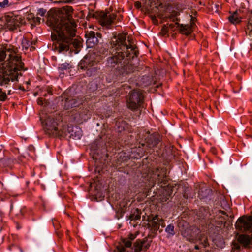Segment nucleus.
<instances>
[{
	"instance_id": "obj_5",
	"label": "nucleus",
	"mask_w": 252,
	"mask_h": 252,
	"mask_svg": "<svg viewBox=\"0 0 252 252\" xmlns=\"http://www.w3.org/2000/svg\"><path fill=\"white\" fill-rule=\"evenodd\" d=\"M73 89H69L66 90L62 95L59 97V101H60V104L65 109H68L73 107L79 106L83 102L81 98H79L78 96L73 94Z\"/></svg>"
},
{
	"instance_id": "obj_24",
	"label": "nucleus",
	"mask_w": 252,
	"mask_h": 252,
	"mask_svg": "<svg viewBox=\"0 0 252 252\" xmlns=\"http://www.w3.org/2000/svg\"><path fill=\"white\" fill-rule=\"evenodd\" d=\"M173 186H171L167 185V186L165 189V195H166V198L167 200L169 199V197H170L173 193Z\"/></svg>"
},
{
	"instance_id": "obj_14",
	"label": "nucleus",
	"mask_w": 252,
	"mask_h": 252,
	"mask_svg": "<svg viewBox=\"0 0 252 252\" xmlns=\"http://www.w3.org/2000/svg\"><path fill=\"white\" fill-rule=\"evenodd\" d=\"M150 242H148L147 238L143 240H137L134 243L133 247L135 252H140L141 251H146L150 246Z\"/></svg>"
},
{
	"instance_id": "obj_3",
	"label": "nucleus",
	"mask_w": 252,
	"mask_h": 252,
	"mask_svg": "<svg viewBox=\"0 0 252 252\" xmlns=\"http://www.w3.org/2000/svg\"><path fill=\"white\" fill-rule=\"evenodd\" d=\"M40 120L45 133L50 136H64L66 133L62 129L59 128V119L55 118L54 114L50 115L46 114L45 119L40 117Z\"/></svg>"
},
{
	"instance_id": "obj_39",
	"label": "nucleus",
	"mask_w": 252,
	"mask_h": 252,
	"mask_svg": "<svg viewBox=\"0 0 252 252\" xmlns=\"http://www.w3.org/2000/svg\"><path fill=\"white\" fill-rule=\"evenodd\" d=\"M73 0H59L58 1H55V2H59V3H70L71 1H72Z\"/></svg>"
},
{
	"instance_id": "obj_33",
	"label": "nucleus",
	"mask_w": 252,
	"mask_h": 252,
	"mask_svg": "<svg viewBox=\"0 0 252 252\" xmlns=\"http://www.w3.org/2000/svg\"><path fill=\"white\" fill-rule=\"evenodd\" d=\"M12 161V159L9 158H5L2 159L1 162H2L5 166H9Z\"/></svg>"
},
{
	"instance_id": "obj_31",
	"label": "nucleus",
	"mask_w": 252,
	"mask_h": 252,
	"mask_svg": "<svg viewBox=\"0 0 252 252\" xmlns=\"http://www.w3.org/2000/svg\"><path fill=\"white\" fill-rule=\"evenodd\" d=\"M123 243L124 245V246H121L118 247V249L121 248L122 246H123L124 248H125V247L130 248V247H131V246L132 245V243H131V241H129L128 240L124 239ZM125 249V251H126V249Z\"/></svg>"
},
{
	"instance_id": "obj_48",
	"label": "nucleus",
	"mask_w": 252,
	"mask_h": 252,
	"mask_svg": "<svg viewBox=\"0 0 252 252\" xmlns=\"http://www.w3.org/2000/svg\"><path fill=\"white\" fill-rule=\"evenodd\" d=\"M29 48H30V50L31 51H32L35 50V47H34L32 46H30V47Z\"/></svg>"
},
{
	"instance_id": "obj_11",
	"label": "nucleus",
	"mask_w": 252,
	"mask_h": 252,
	"mask_svg": "<svg viewBox=\"0 0 252 252\" xmlns=\"http://www.w3.org/2000/svg\"><path fill=\"white\" fill-rule=\"evenodd\" d=\"M6 26L9 30L16 29L25 22L20 16H7L6 17Z\"/></svg>"
},
{
	"instance_id": "obj_42",
	"label": "nucleus",
	"mask_w": 252,
	"mask_h": 252,
	"mask_svg": "<svg viewBox=\"0 0 252 252\" xmlns=\"http://www.w3.org/2000/svg\"><path fill=\"white\" fill-rule=\"evenodd\" d=\"M135 236L132 234H129V235H128V238L130 240H133L135 239Z\"/></svg>"
},
{
	"instance_id": "obj_21",
	"label": "nucleus",
	"mask_w": 252,
	"mask_h": 252,
	"mask_svg": "<svg viewBox=\"0 0 252 252\" xmlns=\"http://www.w3.org/2000/svg\"><path fill=\"white\" fill-rule=\"evenodd\" d=\"M141 210L138 209H136L132 214L130 215L129 219L131 220H140L141 218Z\"/></svg>"
},
{
	"instance_id": "obj_45",
	"label": "nucleus",
	"mask_w": 252,
	"mask_h": 252,
	"mask_svg": "<svg viewBox=\"0 0 252 252\" xmlns=\"http://www.w3.org/2000/svg\"><path fill=\"white\" fill-rule=\"evenodd\" d=\"M53 224L54 226V227L56 228V229H58V223H57V222L56 221V223L54 222V221L53 220Z\"/></svg>"
},
{
	"instance_id": "obj_30",
	"label": "nucleus",
	"mask_w": 252,
	"mask_h": 252,
	"mask_svg": "<svg viewBox=\"0 0 252 252\" xmlns=\"http://www.w3.org/2000/svg\"><path fill=\"white\" fill-rule=\"evenodd\" d=\"M252 32V23L251 21H249L248 23L247 28L246 29V34H248L251 35Z\"/></svg>"
},
{
	"instance_id": "obj_58",
	"label": "nucleus",
	"mask_w": 252,
	"mask_h": 252,
	"mask_svg": "<svg viewBox=\"0 0 252 252\" xmlns=\"http://www.w3.org/2000/svg\"><path fill=\"white\" fill-rule=\"evenodd\" d=\"M223 214H225V213H224L223 211L222 212Z\"/></svg>"
},
{
	"instance_id": "obj_61",
	"label": "nucleus",
	"mask_w": 252,
	"mask_h": 252,
	"mask_svg": "<svg viewBox=\"0 0 252 252\" xmlns=\"http://www.w3.org/2000/svg\"><path fill=\"white\" fill-rule=\"evenodd\" d=\"M27 83L28 84H30V83H29V82H28Z\"/></svg>"
},
{
	"instance_id": "obj_49",
	"label": "nucleus",
	"mask_w": 252,
	"mask_h": 252,
	"mask_svg": "<svg viewBox=\"0 0 252 252\" xmlns=\"http://www.w3.org/2000/svg\"><path fill=\"white\" fill-rule=\"evenodd\" d=\"M128 88H130V87L128 86V85H125L124 86V90H126V89H128Z\"/></svg>"
},
{
	"instance_id": "obj_27",
	"label": "nucleus",
	"mask_w": 252,
	"mask_h": 252,
	"mask_svg": "<svg viewBox=\"0 0 252 252\" xmlns=\"http://www.w3.org/2000/svg\"><path fill=\"white\" fill-rule=\"evenodd\" d=\"M174 227L172 224L168 225L165 229V231L168 233L169 234L171 235H174Z\"/></svg>"
},
{
	"instance_id": "obj_46",
	"label": "nucleus",
	"mask_w": 252,
	"mask_h": 252,
	"mask_svg": "<svg viewBox=\"0 0 252 252\" xmlns=\"http://www.w3.org/2000/svg\"><path fill=\"white\" fill-rule=\"evenodd\" d=\"M40 18L39 17H37L35 18V19L34 20V22H37L38 23H40Z\"/></svg>"
},
{
	"instance_id": "obj_54",
	"label": "nucleus",
	"mask_w": 252,
	"mask_h": 252,
	"mask_svg": "<svg viewBox=\"0 0 252 252\" xmlns=\"http://www.w3.org/2000/svg\"><path fill=\"white\" fill-rule=\"evenodd\" d=\"M2 89L0 88V94L1 93H2Z\"/></svg>"
},
{
	"instance_id": "obj_2",
	"label": "nucleus",
	"mask_w": 252,
	"mask_h": 252,
	"mask_svg": "<svg viewBox=\"0 0 252 252\" xmlns=\"http://www.w3.org/2000/svg\"><path fill=\"white\" fill-rule=\"evenodd\" d=\"M126 34L125 33H113L111 39L110 44L112 48H115L119 52H116V55L109 58V63H121L124 59L125 55L127 60L133 59L139 54L137 48L132 45L129 39H127V43L126 41Z\"/></svg>"
},
{
	"instance_id": "obj_56",
	"label": "nucleus",
	"mask_w": 252,
	"mask_h": 252,
	"mask_svg": "<svg viewBox=\"0 0 252 252\" xmlns=\"http://www.w3.org/2000/svg\"><path fill=\"white\" fill-rule=\"evenodd\" d=\"M95 200L98 201L97 196L95 197Z\"/></svg>"
},
{
	"instance_id": "obj_8",
	"label": "nucleus",
	"mask_w": 252,
	"mask_h": 252,
	"mask_svg": "<svg viewBox=\"0 0 252 252\" xmlns=\"http://www.w3.org/2000/svg\"><path fill=\"white\" fill-rule=\"evenodd\" d=\"M164 227L165 224L163 222V220L159 218L158 216L154 217L151 221L146 224L147 228L149 229L150 232L148 235V237L152 239L157 233L158 230L159 229V226Z\"/></svg>"
},
{
	"instance_id": "obj_50",
	"label": "nucleus",
	"mask_w": 252,
	"mask_h": 252,
	"mask_svg": "<svg viewBox=\"0 0 252 252\" xmlns=\"http://www.w3.org/2000/svg\"><path fill=\"white\" fill-rule=\"evenodd\" d=\"M19 89L20 90H22L23 91H25V90L24 89V88L23 87H22L21 86H20L19 87Z\"/></svg>"
},
{
	"instance_id": "obj_15",
	"label": "nucleus",
	"mask_w": 252,
	"mask_h": 252,
	"mask_svg": "<svg viewBox=\"0 0 252 252\" xmlns=\"http://www.w3.org/2000/svg\"><path fill=\"white\" fill-rule=\"evenodd\" d=\"M99 148H100V143L98 141H96L95 142L92 144L91 146V150L94 151L93 153V158L94 160L96 161L97 160H105V159H101L103 158V157L99 155Z\"/></svg>"
},
{
	"instance_id": "obj_16",
	"label": "nucleus",
	"mask_w": 252,
	"mask_h": 252,
	"mask_svg": "<svg viewBox=\"0 0 252 252\" xmlns=\"http://www.w3.org/2000/svg\"><path fill=\"white\" fill-rule=\"evenodd\" d=\"M173 21L178 20L177 18H174ZM177 25V27L179 28L180 32L181 33L188 35L190 34L192 32V25H184L179 24L177 22L175 23Z\"/></svg>"
},
{
	"instance_id": "obj_19",
	"label": "nucleus",
	"mask_w": 252,
	"mask_h": 252,
	"mask_svg": "<svg viewBox=\"0 0 252 252\" xmlns=\"http://www.w3.org/2000/svg\"><path fill=\"white\" fill-rule=\"evenodd\" d=\"M228 19L231 23L236 24L241 22V17L239 16L238 12L236 11L233 14L229 16Z\"/></svg>"
},
{
	"instance_id": "obj_26",
	"label": "nucleus",
	"mask_w": 252,
	"mask_h": 252,
	"mask_svg": "<svg viewBox=\"0 0 252 252\" xmlns=\"http://www.w3.org/2000/svg\"><path fill=\"white\" fill-rule=\"evenodd\" d=\"M221 219V224H223L224 227H228L229 226L232 225L231 220H229L228 219H226L224 217H222Z\"/></svg>"
},
{
	"instance_id": "obj_34",
	"label": "nucleus",
	"mask_w": 252,
	"mask_h": 252,
	"mask_svg": "<svg viewBox=\"0 0 252 252\" xmlns=\"http://www.w3.org/2000/svg\"><path fill=\"white\" fill-rule=\"evenodd\" d=\"M168 32V28L166 26H164V27H162L160 33L162 35L165 36L167 33Z\"/></svg>"
},
{
	"instance_id": "obj_38",
	"label": "nucleus",
	"mask_w": 252,
	"mask_h": 252,
	"mask_svg": "<svg viewBox=\"0 0 252 252\" xmlns=\"http://www.w3.org/2000/svg\"><path fill=\"white\" fill-rule=\"evenodd\" d=\"M134 6L137 9H139L141 7V3L140 1H136L134 3Z\"/></svg>"
},
{
	"instance_id": "obj_37",
	"label": "nucleus",
	"mask_w": 252,
	"mask_h": 252,
	"mask_svg": "<svg viewBox=\"0 0 252 252\" xmlns=\"http://www.w3.org/2000/svg\"><path fill=\"white\" fill-rule=\"evenodd\" d=\"M78 68H80L81 69H87V71H89V69H88V67L85 65V64H78Z\"/></svg>"
},
{
	"instance_id": "obj_59",
	"label": "nucleus",
	"mask_w": 252,
	"mask_h": 252,
	"mask_svg": "<svg viewBox=\"0 0 252 252\" xmlns=\"http://www.w3.org/2000/svg\"><path fill=\"white\" fill-rule=\"evenodd\" d=\"M37 95V93L34 94V95L36 96Z\"/></svg>"
},
{
	"instance_id": "obj_7",
	"label": "nucleus",
	"mask_w": 252,
	"mask_h": 252,
	"mask_svg": "<svg viewBox=\"0 0 252 252\" xmlns=\"http://www.w3.org/2000/svg\"><path fill=\"white\" fill-rule=\"evenodd\" d=\"M143 95L140 89H134L130 91L127 98V106L132 110L140 107L143 102Z\"/></svg>"
},
{
	"instance_id": "obj_41",
	"label": "nucleus",
	"mask_w": 252,
	"mask_h": 252,
	"mask_svg": "<svg viewBox=\"0 0 252 252\" xmlns=\"http://www.w3.org/2000/svg\"><path fill=\"white\" fill-rule=\"evenodd\" d=\"M188 191H189V190H188V189H187L185 190V192H184V193L183 196H184V197L185 198H188V197H189L188 192Z\"/></svg>"
},
{
	"instance_id": "obj_35",
	"label": "nucleus",
	"mask_w": 252,
	"mask_h": 252,
	"mask_svg": "<svg viewBox=\"0 0 252 252\" xmlns=\"http://www.w3.org/2000/svg\"><path fill=\"white\" fill-rule=\"evenodd\" d=\"M7 99V95L5 93L2 92L0 94V100L4 101Z\"/></svg>"
},
{
	"instance_id": "obj_60",
	"label": "nucleus",
	"mask_w": 252,
	"mask_h": 252,
	"mask_svg": "<svg viewBox=\"0 0 252 252\" xmlns=\"http://www.w3.org/2000/svg\"><path fill=\"white\" fill-rule=\"evenodd\" d=\"M249 21H251L252 23V20H250Z\"/></svg>"
},
{
	"instance_id": "obj_53",
	"label": "nucleus",
	"mask_w": 252,
	"mask_h": 252,
	"mask_svg": "<svg viewBox=\"0 0 252 252\" xmlns=\"http://www.w3.org/2000/svg\"><path fill=\"white\" fill-rule=\"evenodd\" d=\"M48 93H49V94H51V90H49L48 91Z\"/></svg>"
},
{
	"instance_id": "obj_9",
	"label": "nucleus",
	"mask_w": 252,
	"mask_h": 252,
	"mask_svg": "<svg viewBox=\"0 0 252 252\" xmlns=\"http://www.w3.org/2000/svg\"><path fill=\"white\" fill-rule=\"evenodd\" d=\"M159 137L158 134H150L149 132H145L142 135V139L144 142L141 143V146H146L145 151L151 149L158 144L159 141Z\"/></svg>"
},
{
	"instance_id": "obj_4",
	"label": "nucleus",
	"mask_w": 252,
	"mask_h": 252,
	"mask_svg": "<svg viewBox=\"0 0 252 252\" xmlns=\"http://www.w3.org/2000/svg\"><path fill=\"white\" fill-rule=\"evenodd\" d=\"M16 64H1L2 67L0 69V86L9 84L10 80L12 82L18 81L19 75V68L16 66Z\"/></svg>"
},
{
	"instance_id": "obj_22",
	"label": "nucleus",
	"mask_w": 252,
	"mask_h": 252,
	"mask_svg": "<svg viewBox=\"0 0 252 252\" xmlns=\"http://www.w3.org/2000/svg\"><path fill=\"white\" fill-rule=\"evenodd\" d=\"M211 192L212 191L210 189H204V190L202 189L199 191L198 195L200 197V198L202 199L207 197L210 193H211Z\"/></svg>"
},
{
	"instance_id": "obj_43",
	"label": "nucleus",
	"mask_w": 252,
	"mask_h": 252,
	"mask_svg": "<svg viewBox=\"0 0 252 252\" xmlns=\"http://www.w3.org/2000/svg\"><path fill=\"white\" fill-rule=\"evenodd\" d=\"M151 18L154 23H155L156 22H158V20L157 19L156 17L155 16L151 15Z\"/></svg>"
},
{
	"instance_id": "obj_52",
	"label": "nucleus",
	"mask_w": 252,
	"mask_h": 252,
	"mask_svg": "<svg viewBox=\"0 0 252 252\" xmlns=\"http://www.w3.org/2000/svg\"><path fill=\"white\" fill-rule=\"evenodd\" d=\"M194 248L196 249V250H199V247L197 245H196L194 247Z\"/></svg>"
},
{
	"instance_id": "obj_51",
	"label": "nucleus",
	"mask_w": 252,
	"mask_h": 252,
	"mask_svg": "<svg viewBox=\"0 0 252 252\" xmlns=\"http://www.w3.org/2000/svg\"><path fill=\"white\" fill-rule=\"evenodd\" d=\"M19 212L20 214H23V210L22 209H20Z\"/></svg>"
},
{
	"instance_id": "obj_32",
	"label": "nucleus",
	"mask_w": 252,
	"mask_h": 252,
	"mask_svg": "<svg viewBox=\"0 0 252 252\" xmlns=\"http://www.w3.org/2000/svg\"><path fill=\"white\" fill-rule=\"evenodd\" d=\"M37 103L39 105H43L45 106L49 104V101L45 99L43 100L42 98H39L37 100Z\"/></svg>"
},
{
	"instance_id": "obj_20",
	"label": "nucleus",
	"mask_w": 252,
	"mask_h": 252,
	"mask_svg": "<svg viewBox=\"0 0 252 252\" xmlns=\"http://www.w3.org/2000/svg\"><path fill=\"white\" fill-rule=\"evenodd\" d=\"M193 231L190 228H187L182 231V235L183 237L187 238V240L191 241L193 240Z\"/></svg>"
},
{
	"instance_id": "obj_25",
	"label": "nucleus",
	"mask_w": 252,
	"mask_h": 252,
	"mask_svg": "<svg viewBox=\"0 0 252 252\" xmlns=\"http://www.w3.org/2000/svg\"><path fill=\"white\" fill-rule=\"evenodd\" d=\"M125 212V209L122 208V207L120 206L119 208L116 210V218L117 219H119L120 218H122Z\"/></svg>"
},
{
	"instance_id": "obj_1",
	"label": "nucleus",
	"mask_w": 252,
	"mask_h": 252,
	"mask_svg": "<svg viewBox=\"0 0 252 252\" xmlns=\"http://www.w3.org/2000/svg\"><path fill=\"white\" fill-rule=\"evenodd\" d=\"M72 12L71 7L66 6L64 8V13H60L51 10L47 13L48 21L55 32L52 33L51 38L53 40H57L55 48L59 53L69 51L71 54L74 51L76 54L82 46L80 40L74 38L76 35L77 24L72 18Z\"/></svg>"
},
{
	"instance_id": "obj_29",
	"label": "nucleus",
	"mask_w": 252,
	"mask_h": 252,
	"mask_svg": "<svg viewBox=\"0 0 252 252\" xmlns=\"http://www.w3.org/2000/svg\"><path fill=\"white\" fill-rule=\"evenodd\" d=\"M22 44L23 48H25V49H27L32 44V43L26 39H24L22 40Z\"/></svg>"
},
{
	"instance_id": "obj_13",
	"label": "nucleus",
	"mask_w": 252,
	"mask_h": 252,
	"mask_svg": "<svg viewBox=\"0 0 252 252\" xmlns=\"http://www.w3.org/2000/svg\"><path fill=\"white\" fill-rule=\"evenodd\" d=\"M62 130H63L64 132L66 133V135L64 136H60L59 137H65L68 136L69 138L74 140H79L82 136L81 130L77 127H72L71 126L64 127Z\"/></svg>"
},
{
	"instance_id": "obj_12",
	"label": "nucleus",
	"mask_w": 252,
	"mask_h": 252,
	"mask_svg": "<svg viewBox=\"0 0 252 252\" xmlns=\"http://www.w3.org/2000/svg\"><path fill=\"white\" fill-rule=\"evenodd\" d=\"M87 39L86 43L88 47L92 48L97 45L99 42V39L102 38L101 33L94 31L87 32L85 34Z\"/></svg>"
},
{
	"instance_id": "obj_6",
	"label": "nucleus",
	"mask_w": 252,
	"mask_h": 252,
	"mask_svg": "<svg viewBox=\"0 0 252 252\" xmlns=\"http://www.w3.org/2000/svg\"><path fill=\"white\" fill-rule=\"evenodd\" d=\"M22 57L17 48L6 46L0 48V62L7 63H23Z\"/></svg>"
},
{
	"instance_id": "obj_40",
	"label": "nucleus",
	"mask_w": 252,
	"mask_h": 252,
	"mask_svg": "<svg viewBox=\"0 0 252 252\" xmlns=\"http://www.w3.org/2000/svg\"><path fill=\"white\" fill-rule=\"evenodd\" d=\"M118 252H133L132 251L129 252L127 251V252H126L125 248L122 246L121 248H118Z\"/></svg>"
},
{
	"instance_id": "obj_17",
	"label": "nucleus",
	"mask_w": 252,
	"mask_h": 252,
	"mask_svg": "<svg viewBox=\"0 0 252 252\" xmlns=\"http://www.w3.org/2000/svg\"><path fill=\"white\" fill-rule=\"evenodd\" d=\"M163 172L164 171L160 172L156 179V182L160 187H166L168 185L167 180L165 178L166 176H164Z\"/></svg>"
},
{
	"instance_id": "obj_57",
	"label": "nucleus",
	"mask_w": 252,
	"mask_h": 252,
	"mask_svg": "<svg viewBox=\"0 0 252 252\" xmlns=\"http://www.w3.org/2000/svg\"><path fill=\"white\" fill-rule=\"evenodd\" d=\"M162 231V230L161 229V230H159V232H161Z\"/></svg>"
},
{
	"instance_id": "obj_23",
	"label": "nucleus",
	"mask_w": 252,
	"mask_h": 252,
	"mask_svg": "<svg viewBox=\"0 0 252 252\" xmlns=\"http://www.w3.org/2000/svg\"><path fill=\"white\" fill-rule=\"evenodd\" d=\"M69 65L70 64H60V66L58 67L59 71L60 73L64 74V70L67 71L69 70L71 67Z\"/></svg>"
},
{
	"instance_id": "obj_10",
	"label": "nucleus",
	"mask_w": 252,
	"mask_h": 252,
	"mask_svg": "<svg viewBox=\"0 0 252 252\" xmlns=\"http://www.w3.org/2000/svg\"><path fill=\"white\" fill-rule=\"evenodd\" d=\"M94 17L97 18L100 24L107 29L110 28V26L116 18L115 14L104 12H96Z\"/></svg>"
},
{
	"instance_id": "obj_44",
	"label": "nucleus",
	"mask_w": 252,
	"mask_h": 252,
	"mask_svg": "<svg viewBox=\"0 0 252 252\" xmlns=\"http://www.w3.org/2000/svg\"><path fill=\"white\" fill-rule=\"evenodd\" d=\"M202 243L203 244L204 246L205 247H206L208 245V240L207 239H205L203 242H202Z\"/></svg>"
},
{
	"instance_id": "obj_36",
	"label": "nucleus",
	"mask_w": 252,
	"mask_h": 252,
	"mask_svg": "<svg viewBox=\"0 0 252 252\" xmlns=\"http://www.w3.org/2000/svg\"><path fill=\"white\" fill-rule=\"evenodd\" d=\"M46 10L43 8H40L38 10L37 15L40 16H44L46 13Z\"/></svg>"
},
{
	"instance_id": "obj_28",
	"label": "nucleus",
	"mask_w": 252,
	"mask_h": 252,
	"mask_svg": "<svg viewBox=\"0 0 252 252\" xmlns=\"http://www.w3.org/2000/svg\"><path fill=\"white\" fill-rule=\"evenodd\" d=\"M11 4L9 3L8 0H4L2 1H0V9H3L10 6Z\"/></svg>"
},
{
	"instance_id": "obj_55",
	"label": "nucleus",
	"mask_w": 252,
	"mask_h": 252,
	"mask_svg": "<svg viewBox=\"0 0 252 252\" xmlns=\"http://www.w3.org/2000/svg\"><path fill=\"white\" fill-rule=\"evenodd\" d=\"M11 90H9L8 92V94H10Z\"/></svg>"
},
{
	"instance_id": "obj_18",
	"label": "nucleus",
	"mask_w": 252,
	"mask_h": 252,
	"mask_svg": "<svg viewBox=\"0 0 252 252\" xmlns=\"http://www.w3.org/2000/svg\"><path fill=\"white\" fill-rule=\"evenodd\" d=\"M153 79L151 76L149 75H144L142 77L138 83L140 84L141 86L146 87L151 85Z\"/></svg>"
},
{
	"instance_id": "obj_47",
	"label": "nucleus",
	"mask_w": 252,
	"mask_h": 252,
	"mask_svg": "<svg viewBox=\"0 0 252 252\" xmlns=\"http://www.w3.org/2000/svg\"><path fill=\"white\" fill-rule=\"evenodd\" d=\"M175 27V24H169V27L170 28V29H173Z\"/></svg>"
}]
</instances>
